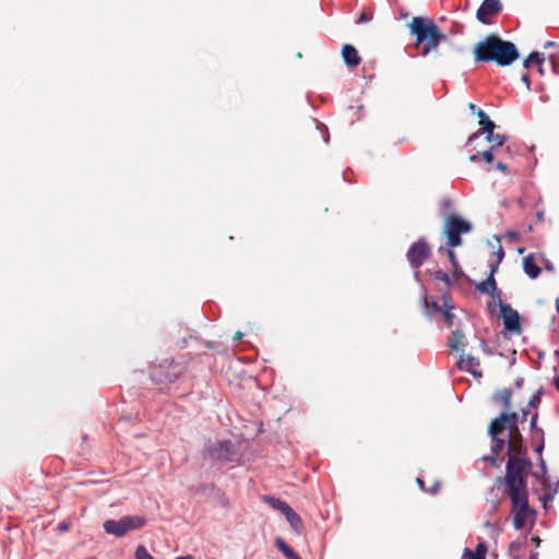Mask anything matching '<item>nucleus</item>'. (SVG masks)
I'll use <instances>...</instances> for the list:
<instances>
[{
    "label": "nucleus",
    "mask_w": 559,
    "mask_h": 559,
    "mask_svg": "<svg viewBox=\"0 0 559 559\" xmlns=\"http://www.w3.org/2000/svg\"><path fill=\"white\" fill-rule=\"evenodd\" d=\"M439 253H444L447 254V257L449 258L452 266H453V272L456 276H459L461 274V270H460V265H459V262L456 260V255L454 253V251L452 249H447L444 247H440L439 248Z\"/></svg>",
    "instance_id": "obj_23"
},
{
    "label": "nucleus",
    "mask_w": 559,
    "mask_h": 559,
    "mask_svg": "<svg viewBox=\"0 0 559 559\" xmlns=\"http://www.w3.org/2000/svg\"><path fill=\"white\" fill-rule=\"evenodd\" d=\"M512 391L503 389L493 395V401L500 403L503 412L488 425L491 438V451L499 454L508 445V456L522 451L523 437L518 427V413L513 411Z\"/></svg>",
    "instance_id": "obj_2"
},
{
    "label": "nucleus",
    "mask_w": 559,
    "mask_h": 559,
    "mask_svg": "<svg viewBox=\"0 0 559 559\" xmlns=\"http://www.w3.org/2000/svg\"><path fill=\"white\" fill-rule=\"evenodd\" d=\"M104 530L107 534L115 535L116 537H122L128 533L126 522L123 518L120 520H107L104 522Z\"/></svg>",
    "instance_id": "obj_13"
},
{
    "label": "nucleus",
    "mask_w": 559,
    "mask_h": 559,
    "mask_svg": "<svg viewBox=\"0 0 559 559\" xmlns=\"http://www.w3.org/2000/svg\"><path fill=\"white\" fill-rule=\"evenodd\" d=\"M442 301H443V306H444V310L442 311L443 319L447 322V324L450 326V325H452L453 318H454V314L451 312V309L453 307L449 304V299L445 296L442 297Z\"/></svg>",
    "instance_id": "obj_24"
},
{
    "label": "nucleus",
    "mask_w": 559,
    "mask_h": 559,
    "mask_svg": "<svg viewBox=\"0 0 559 559\" xmlns=\"http://www.w3.org/2000/svg\"><path fill=\"white\" fill-rule=\"evenodd\" d=\"M500 313L503 319L506 330L520 333L521 324L518 311L512 309L508 304H501Z\"/></svg>",
    "instance_id": "obj_11"
},
{
    "label": "nucleus",
    "mask_w": 559,
    "mask_h": 559,
    "mask_svg": "<svg viewBox=\"0 0 559 559\" xmlns=\"http://www.w3.org/2000/svg\"><path fill=\"white\" fill-rule=\"evenodd\" d=\"M123 520L126 522L128 532L139 530L146 524V519L141 515H126L123 516Z\"/></svg>",
    "instance_id": "obj_19"
},
{
    "label": "nucleus",
    "mask_w": 559,
    "mask_h": 559,
    "mask_svg": "<svg viewBox=\"0 0 559 559\" xmlns=\"http://www.w3.org/2000/svg\"><path fill=\"white\" fill-rule=\"evenodd\" d=\"M176 559H193V557L188 555V556L177 557Z\"/></svg>",
    "instance_id": "obj_49"
},
{
    "label": "nucleus",
    "mask_w": 559,
    "mask_h": 559,
    "mask_svg": "<svg viewBox=\"0 0 559 559\" xmlns=\"http://www.w3.org/2000/svg\"><path fill=\"white\" fill-rule=\"evenodd\" d=\"M528 414H530V409L528 408H521V415L518 414V423L519 421H521V423L526 421Z\"/></svg>",
    "instance_id": "obj_32"
},
{
    "label": "nucleus",
    "mask_w": 559,
    "mask_h": 559,
    "mask_svg": "<svg viewBox=\"0 0 559 559\" xmlns=\"http://www.w3.org/2000/svg\"><path fill=\"white\" fill-rule=\"evenodd\" d=\"M522 81L526 84L527 88L530 90V78L527 73L522 74Z\"/></svg>",
    "instance_id": "obj_41"
},
{
    "label": "nucleus",
    "mask_w": 559,
    "mask_h": 559,
    "mask_svg": "<svg viewBox=\"0 0 559 559\" xmlns=\"http://www.w3.org/2000/svg\"><path fill=\"white\" fill-rule=\"evenodd\" d=\"M438 487H439V484H436L429 491L435 493V492H437Z\"/></svg>",
    "instance_id": "obj_47"
},
{
    "label": "nucleus",
    "mask_w": 559,
    "mask_h": 559,
    "mask_svg": "<svg viewBox=\"0 0 559 559\" xmlns=\"http://www.w3.org/2000/svg\"><path fill=\"white\" fill-rule=\"evenodd\" d=\"M135 558L136 559H154V557L148 554L146 548L143 545H139L135 549Z\"/></svg>",
    "instance_id": "obj_27"
},
{
    "label": "nucleus",
    "mask_w": 559,
    "mask_h": 559,
    "mask_svg": "<svg viewBox=\"0 0 559 559\" xmlns=\"http://www.w3.org/2000/svg\"><path fill=\"white\" fill-rule=\"evenodd\" d=\"M544 58L539 52H531L524 60V68H530L532 64L540 66L543 63Z\"/></svg>",
    "instance_id": "obj_25"
},
{
    "label": "nucleus",
    "mask_w": 559,
    "mask_h": 559,
    "mask_svg": "<svg viewBox=\"0 0 559 559\" xmlns=\"http://www.w3.org/2000/svg\"><path fill=\"white\" fill-rule=\"evenodd\" d=\"M478 551H479V552H481V555H483V556H485V554H486V547H485L483 544H479V545L477 546L476 551H475L474 554H478Z\"/></svg>",
    "instance_id": "obj_40"
},
{
    "label": "nucleus",
    "mask_w": 559,
    "mask_h": 559,
    "mask_svg": "<svg viewBox=\"0 0 559 559\" xmlns=\"http://www.w3.org/2000/svg\"><path fill=\"white\" fill-rule=\"evenodd\" d=\"M496 272H497V265H491L490 273H489L488 277L485 281H483L476 285L477 292L488 295L489 293H491V290H493V288L497 286V283L495 280Z\"/></svg>",
    "instance_id": "obj_15"
},
{
    "label": "nucleus",
    "mask_w": 559,
    "mask_h": 559,
    "mask_svg": "<svg viewBox=\"0 0 559 559\" xmlns=\"http://www.w3.org/2000/svg\"><path fill=\"white\" fill-rule=\"evenodd\" d=\"M465 555L468 557V559H486L485 556L481 555V552L478 551V554H474L471 549H465Z\"/></svg>",
    "instance_id": "obj_31"
},
{
    "label": "nucleus",
    "mask_w": 559,
    "mask_h": 559,
    "mask_svg": "<svg viewBox=\"0 0 559 559\" xmlns=\"http://www.w3.org/2000/svg\"><path fill=\"white\" fill-rule=\"evenodd\" d=\"M522 547H523V543L521 542H512L509 546V552H510V556L513 558V559H521L522 557Z\"/></svg>",
    "instance_id": "obj_26"
},
{
    "label": "nucleus",
    "mask_w": 559,
    "mask_h": 559,
    "mask_svg": "<svg viewBox=\"0 0 559 559\" xmlns=\"http://www.w3.org/2000/svg\"><path fill=\"white\" fill-rule=\"evenodd\" d=\"M539 393L533 395L528 401L527 407H535L539 403Z\"/></svg>",
    "instance_id": "obj_34"
},
{
    "label": "nucleus",
    "mask_w": 559,
    "mask_h": 559,
    "mask_svg": "<svg viewBox=\"0 0 559 559\" xmlns=\"http://www.w3.org/2000/svg\"><path fill=\"white\" fill-rule=\"evenodd\" d=\"M492 300L497 301L498 305H499V308L501 309V304L502 302V292L501 289H499L497 286L493 288V290H491V293L488 294Z\"/></svg>",
    "instance_id": "obj_30"
},
{
    "label": "nucleus",
    "mask_w": 559,
    "mask_h": 559,
    "mask_svg": "<svg viewBox=\"0 0 559 559\" xmlns=\"http://www.w3.org/2000/svg\"><path fill=\"white\" fill-rule=\"evenodd\" d=\"M263 500L273 509L281 511L285 514L292 507L286 503L284 500L275 498L273 496H264Z\"/></svg>",
    "instance_id": "obj_20"
},
{
    "label": "nucleus",
    "mask_w": 559,
    "mask_h": 559,
    "mask_svg": "<svg viewBox=\"0 0 559 559\" xmlns=\"http://www.w3.org/2000/svg\"><path fill=\"white\" fill-rule=\"evenodd\" d=\"M479 126L480 129L468 138V144L473 143L476 139H478L481 133L491 134V132L495 131L496 129L495 122L490 120L489 117L486 118L484 121H479Z\"/></svg>",
    "instance_id": "obj_17"
},
{
    "label": "nucleus",
    "mask_w": 559,
    "mask_h": 559,
    "mask_svg": "<svg viewBox=\"0 0 559 559\" xmlns=\"http://www.w3.org/2000/svg\"><path fill=\"white\" fill-rule=\"evenodd\" d=\"M181 373V365L175 362L174 360H166L151 369V378L154 382L157 383H173L180 377Z\"/></svg>",
    "instance_id": "obj_6"
},
{
    "label": "nucleus",
    "mask_w": 559,
    "mask_h": 559,
    "mask_svg": "<svg viewBox=\"0 0 559 559\" xmlns=\"http://www.w3.org/2000/svg\"><path fill=\"white\" fill-rule=\"evenodd\" d=\"M409 31L416 36V44L423 45V55H428L436 49L440 41L445 38L438 25L428 17L415 16L408 24Z\"/></svg>",
    "instance_id": "obj_4"
},
{
    "label": "nucleus",
    "mask_w": 559,
    "mask_h": 559,
    "mask_svg": "<svg viewBox=\"0 0 559 559\" xmlns=\"http://www.w3.org/2000/svg\"><path fill=\"white\" fill-rule=\"evenodd\" d=\"M552 67H554V70H555V71H557V70H556V63H555V61H554V60H552Z\"/></svg>",
    "instance_id": "obj_55"
},
{
    "label": "nucleus",
    "mask_w": 559,
    "mask_h": 559,
    "mask_svg": "<svg viewBox=\"0 0 559 559\" xmlns=\"http://www.w3.org/2000/svg\"><path fill=\"white\" fill-rule=\"evenodd\" d=\"M430 255V247L424 238L414 242L407 251V261L411 266L418 269Z\"/></svg>",
    "instance_id": "obj_8"
},
{
    "label": "nucleus",
    "mask_w": 559,
    "mask_h": 559,
    "mask_svg": "<svg viewBox=\"0 0 559 559\" xmlns=\"http://www.w3.org/2000/svg\"><path fill=\"white\" fill-rule=\"evenodd\" d=\"M477 116L479 118V121H484L486 118H488V115L481 109H478Z\"/></svg>",
    "instance_id": "obj_38"
},
{
    "label": "nucleus",
    "mask_w": 559,
    "mask_h": 559,
    "mask_svg": "<svg viewBox=\"0 0 559 559\" xmlns=\"http://www.w3.org/2000/svg\"><path fill=\"white\" fill-rule=\"evenodd\" d=\"M435 278L443 282L447 286L451 284L450 275L441 270L435 272Z\"/></svg>",
    "instance_id": "obj_29"
},
{
    "label": "nucleus",
    "mask_w": 559,
    "mask_h": 559,
    "mask_svg": "<svg viewBox=\"0 0 559 559\" xmlns=\"http://www.w3.org/2000/svg\"><path fill=\"white\" fill-rule=\"evenodd\" d=\"M538 72H539L540 74H543V68H542V64H540V66H538Z\"/></svg>",
    "instance_id": "obj_54"
},
{
    "label": "nucleus",
    "mask_w": 559,
    "mask_h": 559,
    "mask_svg": "<svg viewBox=\"0 0 559 559\" xmlns=\"http://www.w3.org/2000/svg\"><path fill=\"white\" fill-rule=\"evenodd\" d=\"M536 423H537V413H535L531 418V429H533V430L537 429Z\"/></svg>",
    "instance_id": "obj_37"
},
{
    "label": "nucleus",
    "mask_w": 559,
    "mask_h": 559,
    "mask_svg": "<svg viewBox=\"0 0 559 559\" xmlns=\"http://www.w3.org/2000/svg\"><path fill=\"white\" fill-rule=\"evenodd\" d=\"M556 46V43L555 41H547L545 45H544V48H549V47H554Z\"/></svg>",
    "instance_id": "obj_43"
},
{
    "label": "nucleus",
    "mask_w": 559,
    "mask_h": 559,
    "mask_svg": "<svg viewBox=\"0 0 559 559\" xmlns=\"http://www.w3.org/2000/svg\"><path fill=\"white\" fill-rule=\"evenodd\" d=\"M441 302H443V301L441 300ZM432 307H433L435 311H437V312H442L444 310L443 304L440 305L439 302H433Z\"/></svg>",
    "instance_id": "obj_36"
},
{
    "label": "nucleus",
    "mask_w": 559,
    "mask_h": 559,
    "mask_svg": "<svg viewBox=\"0 0 559 559\" xmlns=\"http://www.w3.org/2000/svg\"><path fill=\"white\" fill-rule=\"evenodd\" d=\"M498 456L499 454L497 453H493L491 450H490V453L487 454V455H484L481 457L483 461L485 462H489L492 466H496V467H499L500 466V462L498 460Z\"/></svg>",
    "instance_id": "obj_28"
},
{
    "label": "nucleus",
    "mask_w": 559,
    "mask_h": 559,
    "mask_svg": "<svg viewBox=\"0 0 559 559\" xmlns=\"http://www.w3.org/2000/svg\"><path fill=\"white\" fill-rule=\"evenodd\" d=\"M479 366V359L469 355L464 357V354H462L460 360L457 361L459 369L471 373L475 378L483 377V372L480 371Z\"/></svg>",
    "instance_id": "obj_12"
},
{
    "label": "nucleus",
    "mask_w": 559,
    "mask_h": 559,
    "mask_svg": "<svg viewBox=\"0 0 559 559\" xmlns=\"http://www.w3.org/2000/svg\"><path fill=\"white\" fill-rule=\"evenodd\" d=\"M472 230L469 222L456 214H449L443 224V234L447 237V243L450 248L462 245L461 235Z\"/></svg>",
    "instance_id": "obj_5"
},
{
    "label": "nucleus",
    "mask_w": 559,
    "mask_h": 559,
    "mask_svg": "<svg viewBox=\"0 0 559 559\" xmlns=\"http://www.w3.org/2000/svg\"><path fill=\"white\" fill-rule=\"evenodd\" d=\"M536 217L538 221H543L544 219V213L542 211L537 212L536 213Z\"/></svg>",
    "instance_id": "obj_44"
},
{
    "label": "nucleus",
    "mask_w": 559,
    "mask_h": 559,
    "mask_svg": "<svg viewBox=\"0 0 559 559\" xmlns=\"http://www.w3.org/2000/svg\"><path fill=\"white\" fill-rule=\"evenodd\" d=\"M242 337V333L241 332H237L234 336L235 340H240Z\"/></svg>",
    "instance_id": "obj_48"
},
{
    "label": "nucleus",
    "mask_w": 559,
    "mask_h": 559,
    "mask_svg": "<svg viewBox=\"0 0 559 559\" xmlns=\"http://www.w3.org/2000/svg\"><path fill=\"white\" fill-rule=\"evenodd\" d=\"M532 469V462L527 457V450L522 448L520 453L508 456L506 475L498 477L497 481L504 485V493L512 504L513 526L522 530L527 519L533 514L528 504L527 477Z\"/></svg>",
    "instance_id": "obj_1"
},
{
    "label": "nucleus",
    "mask_w": 559,
    "mask_h": 559,
    "mask_svg": "<svg viewBox=\"0 0 559 559\" xmlns=\"http://www.w3.org/2000/svg\"><path fill=\"white\" fill-rule=\"evenodd\" d=\"M473 53L476 62H493L499 67L512 64L520 56L512 41L503 40L495 34L476 43Z\"/></svg>",
    "instance_id": "obj_3"
},
{
    "label": "nucleus",
    "mask_w": 559,
    "mask_h": 559,
    "mask_svg": "<svg viewBox=\"0 0 559 559\" xmlns=\"http://www.w3.org/2000/svg\"><path fill=\"white\" fill-rule=\"evenodd\" d=\"M210 457L221 462H233L236 457V450L231 441H217L207 450Z\"/></svg>",
    "instance_id": "obj_9"
},
{
    "label": "nucleus",
    "mask_w": 559,
    "mask_h": 559,
    "mask_svg": "<svg viewBox=\"0 0 559 559\" xmlns=\"http://www.w3.org/2000/svg\"><path fill=\"white\" fill-rule=\"evenodd\" d=\"M448 345L453 350H461L465 346V335L464 333L456 329L452 331L451 336L449 337Z\"/></svg>",
    "instance_id": "obj_18"
},
{
    "label": "nucleus",
    "mask_w": 559,
    "mask_h": 559,
    "mask_svg": "<svg viewBox=\"0 0 559 559\" xmlns=\"http://www.w3.org/2000/svg\"><path fill=\"white\" fill-rule=\"evenodd\" d=\"M468 107H469V109H471L472 111H474V110L476 109V106H475V104H473V103H471V104L468 105Z\"/></svg>",
    "instance_id": "obj_50"
},
{
    "label": "nucleus",
    "mask_w": 559,
    "mask_h": 559,
    "mask_svg": "<svg viewBox=\"0 0 559 559\" xmlns=\"http://www.w3.org/2000/svg\"><path fill=\"white\" fill-rule=\"evenodd\" d=\"M522 383H523V379H520V380H518V381H516V385H518V386H521V385H522Z\"/></svg>",
    "instance_id": "obj_51"
},
{
    "label": "nucleus",
    "mask_w": 559,
    "mask_h": 559,
    "mask_svg": "<svg viewBox=\"0 0 559 559\" xmlns=\"http://www.w3.org/2000/svg\"><path fill=\"white\" fill-rule=\"evenodd\" d=\"M417 483H418L419 487H420L423 490H425V483H424V480H423L421 478H417Z\"/></svg>",
    "instance_id": "obj_42"
},
{
    "label": "nucleus",
    "mask_w": 559,
    "mask_h": 559,
    "mask_svg": "<svg viewBox=\"0 0 559 559\" xmlns=\"http://www.w3.org/2000/svg\"><path fill=\"white\" fill-rule=\"evenodd\" d=\"M523 269L531 278H537L542 272V269L535 263L533 254H528L523 259Z\"/></svg>",
    "instance_id": "obj_16"
},
{
    "label": "nucleus",
    "mask_w": 559,
    "mask_h": 559,
    "mask_svg": "<svg viewBox=\"0 0 559 559\" xmlns=\"http://www.w3.org/2000/svg\"><path fill=\"white\" fill-rule=\"evenodd\" d=\"M286 520L289 522L292 527L297 532L300 533L302 530V521L300 516L294 511L293 508H290L285 514Z\"/></svg>",
    "instance_id": "obj_22"
},
{
    "label": "nucleus",
    "mask_w": 559,
    "mask_h": 559,
    "mask_svg": "<svg viewBox=\"0 0 559 559\" xmlns=\"http://www.w3.org/2000/svg\"><path fill=\"white\" fill-rule=\"evenodd\" d=\"M486 140L490 143L489 148L471 155V162L477 163L483 159L485 163H492L500 151H502L507 138L504 134L495 133L492 131L491 134H486Z\"/></svg>",
    "instance_id": "obj_7"
},
{
    "label": "nucleus",
    "mask_w": 559,
    "mask_h": 559,
    "mask_svg": "<svg viewBox=\"0 0 559 559\" xmlns=\"http://www.w3.org/2000/svg\"><path fill=\"white\" fill-rule=\"evenodd\" d=\"M496 168H497L498 170H500L501 173H504V174H506V173H508V166H507V164H504V163H502V162H500V160H499V162H497V164H496Z\"/></svg>",
    "instance_id": "obj_35"
},
{
    "label": "nucleus",
    "mask_w": 559,
    "mask_h": 559,
    "mask_svg": "<svg viewBox=\"0 0 559 559\" xmlns=\"http://www.w3.org/2000/svg\"><path fill=\"white\" fill-rule=\"evenodd\" d=\"M59 528H60V531H67V530L69 528V526H68V524H66V523H61V524L59 525Z\"/></svg>",
    "instance_id": "obj_45"
},
{
    "label": "nucleus",
    "mask_w": 559,
    "mask_h": 559,
    "mask_svg": "<svg viewBox=\"0 0 559 559\" xmlns=\"http://www.w3.org/2000/svg\"><path fill=\"white\" fill-rule=\"evenodd\" d=\"M530 559H537V554H532Z\"/></svg>",
    "instance_id": "obj_53"
},
{
    "label": "nucleus",
    "mask_w": 559,
    "mask_h": 559,
    "mask_svg": "<svg viewBox=\"0 0 559 559\" xmlns=\"http://www.w3.org/2000/svg\"><path fill=\"white\" fill-rule=\"evenodd\" d=\"M502 10L500 0H484L476 12V17L483 24H490L491 17Z\"/></svg>",
    "instance_id": "obj_10"
},
{
    "label": "nucleus",
    "mask_w": 559,
    "mask_h": 559,
    "mask_svg": "<svg viewBox=\"0 0 559 559\" xmlns=\"http://www.w3.org/2000/svg\"><path fill=\"white\" fill-rule=\"evenodd\" d=\"M342 56L345 63L350 68H356L361 62V58L358 56L356 48L352 45L346 44L343 46Z\"/></svg>",
    "instance_id": "obj_14"
},
{
    "label": "nucleus",
    "mask_w": 559,
    "mask_h": 559,
    "mask_svg": "<svg viewBox=\"0 0 559 559\" xmlns=\"http://www.w3.org/2000/svg\"><path fill=\"white\" fill-rule=\"evenodd\" d=\"M369 20H370V16L367 13L362 12L359 15L358 22H368Z\"/></svg>",
    "instance_id": "obj_39"
},
{
    "label": "nucleus",
    "mask_w": 559,
    "mask_h": 559,
    "mask_svg": "<svg viewBox=\"0 0 559 559\" xmlns=\"http://www.w3.org/2000/svg\"><path fill=\"white\" fill-rule=\"evenodd\" d=\"M275 546L276 548L283 552V555L287 558V559H300V557L295 552V550L288 546L284 539H282L281 537H277L275 539Z\"/></svg>",
    "instance_id": "obj_21"
},
{
    "label": "nucleus",
    "mask_w": 559,
    "mask_h": 559,
    "mask_svg": "<svg viewBox=\"0 0 559 559\" xmlns=\"http://www.w3.org/2000/svg\"><path fill=\"white\" fill-rule=\"evenodd\" d=\"M555 385L557 390L559 391V374L555 378Z\"/></svg>",
    "instance_id": "obj_46"
},
{
    "label": "nucleus",
    "mask_w": 559,
    "mask_h": 559,
    "mask_svg": "<svg viewBox=\"0 0 559 559\" xmlns=\"http://www.w3.org/2000/svg\"><path fill=\"white\" fill-rule=\"evenodd\" d=\"M496 255H497V260L492 265H497V267H498L504 257V251L501 246L499 247L498 251L496 252Z\"/></svg>",
    "instance_id": "obj_33"
},
{
    "label": "nucleus",
    "mask_w": 559,
    "mask_h": 559,
    "mask_svg": "<svg viewBox=\"0 0 559 559\" xmlns=\"http://www.w3.org/2000/svg\"><path fill=\"white\" fill-rule=\"evenodd\" d=\"M556 307H557V311L559 313V298H557V300H556Z\"/></svg>",
    "instance_id": "obj_52"
}]
</instances>
